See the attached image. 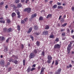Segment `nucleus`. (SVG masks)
I'll return each instance as SVG.
<instances>
[{
	"mask_svg": "<svg viewBox=\"0 0 74 74\" xmlns=\"http://www.w3.org/2000/svg\"><path fill=\"white\" fill-rule=\"evenodd\" d=\"M36 35H40V34L39 33H36Z\"/></svg>",
	"mask_w": 74,
	"mask_h": 74,
	"instance_id": "nucleus-59",
	"label": "nucleus"
},
{
	"mask_svg": "<svg viewBox=\"0 0 74 74\" xmlns=\"http://www.w3.org/2000/svg\"><path fill=\"white\" fill-rule=\"evenodd\" d=\"M12 57L14 58V59H18V58L17 56H15L14 55H13Z\"/></svg>",
	"mask_w": 74,
	"mask_h": 74,
	"instance_id": "nucleus-18",
	"label": "nucleus"
},
{
	"mask_svg": "<svg viewBox=\"0 0 74 74\" xmlns=\"http://www.w3.org/2000/svg\"><path fill=\"white\" fill-rule=\"evenodd\" d=\"M49 26L47 25L46 26V27L45 28V30H48V29H49Z\"/></svg>",
	"mask_w": 74,
	"mask_h": 74,
	"instance_id": "nucleus-20",
	"label": "nucleus"
},
{
	"mask_svg": "<svg viewBox=\"0 0 74 74\" xmlns=\"http://www.w3.org/2000/svg\"><path fill=\"white\" fill-rule=\"evenodd\" d=\"M71 47V44H69L68 45V47L67 48V51H68V54H69L70 52V47Z\"/></svg>",
	"mask_w": 74,
	"mask_h": 74,
	"instance_id": "nucleus-4",
	"label": "nucleus"
},
{
	"mask_svg": "<svg viewBox=\"0 0 74 74\" xmlns=\"http://www.w3.org/2000/svg\"><path fill=\"white\" fill-rule=\"evenodd\" d=\"M71 37L73 38H74V35H72L71 36Z\"/></svg>",
	"mask_w": 74,
	"mask_h": 74,
	"instance_id": "nucleus-64",
	"label": "nucleus"
},
{
	"mask_svg": "<svg viewBox=\"0 0 74 74\" xmlns=\"http://www.w3.org/2000/svg\"><path fill=\"white\" fill-rule=\"evenodd\" d=\"M18 12H19V11H18V10H15V12H16V13H17Z\"/></svg>",
	"mask_w": 74,
	"mask_h": 74,
	"instance_id": "nucleus-61",
	"label": "nucleus"
},
{
	"mask_svg": "<svg viewBox=\"0 0 74 74\" xmlns=\"http://www.w3.org/2000/svg\"><path fill=\"white\" fill-rule=\"evenodd\" d=\"M7 32L8 33H10V32H12V28H10L8 29L7 30Z\"/></svg>",
	"mask_w": 74,
	"mask_h": 74,
	"instance_id": "nucleus-11",
	"label": "nucleus"
},
{
	"mask_svg": "<svg viewBox=\"0 0 74 74\" xmlns=\"http://www.w3.org/2000/svg\"><path fill=\"white\" fill-rule=\"evenodd\" d=\"M17 27L18 30V31H19L20 30V29H21V27H20V26L19 25H18Z\"/></svg>",
	"mask_w": 74,
	"mask_h": 74,
	"instance_id": "nucleus-34",
	"label": "nucleus"
},
{
	"mask_svg": "<svg viewBox=\"0 0 74 74\" xmlns=\"http://www.w3.org/2000/svg\"><path fill=\"white\" fill-rule=\"evenodd\" d=\"M47 59L48 60L47 61V62L48 63H51V62H52L51 60L52 59V57L51 55H48L47 56Z\"/></svg>",
	"mask_w": 74,
	"mask_h": 74,
	"instance_id": "nucleus-1",
	"label": "nucleus"
},
{
	"mask_svg": "<svg viewBox=\"0 0 74 74\" xmlns=\"http://www.w3.org/2000/svg\"><path fill=\"white\" fill-rule=\"evenodd\" d=\"M25 1V0H21V1L22 3H24Z\"/></svg>",
	"mask_w": 74,
	"mask_h": 74,
	"instance_id": "nucleus-60",
	"label": "nucleus"
},
{
	"mask_svg": "<svg viewBox=\"0 0 74 74\" xmlns=\"http://www.w3.org/2000/svg\"><path fill=\"white\" fill-rule=\"evenodd\" d=\"M11 6L12 7H13L14 9V8L15 9H16V8H17V7H16V6H15V5L12 4H11Z\"/></svg>",
	"mask_w": 74,
	"mask_h": 74,
	"instance_id": "nucleus-17",
	"label": "nucleus"
},
{
	"mask_svg": "<svg viewBox=\"0 0 74 74\" xmlns=\"http://www.w3.org/2000/svg\"><path fill=\"white\" fill-rule=\"evenodd\" d=\"M29 1V0H26L25 1V3H26V4H27V3Z\"/></svg>",
	"mask_w": 74,
	"mask_h": 74,
	"instance_id": "nucleus-46",
	"label": "nucleus"
},
{
	"mask_svg": "<svg viewBox=\"0 0 74 74\" xmlns=\"http://www.w3.org/2000/svg\"><path fill=\"white\" fill-rule=\"evenodd\" d=\"M19 0H15V3L18 4V3H19Z\"/></svg>",
	"mask_w": 74,
	"mask_h": 74,
	"instance_id": "nucleus-28",
	"label": "nucleus"
},
{
	"mask_svg": "<svg viewBox=\"0 0 74 74\" xmlns=\"http://www.w3.org/2000/svg\"><path fill=\"white\" fill-rule=\"evenodd\" d=\"M63 7H62V6H58V9H63Z\"/></svg>",
	"mask_w": 74,
	"mask_h": 74,
	"instance_id": "nucleus-22",
	"label": "nucleus"
},
{
	"mask_svg": "<svg viewBox=\"0 0 74 74\" xmlns=\"http://www.w3.org/2000/svg\"><path fill=\"white\" fill-rule=\"evenodd\" d=\"M31 69H30V66H29L27 70V73H30V71H31L30 70Z\"/></svg>",
	"mask_w": 74,
	"mask_h": 74,
	"instance_id": "nucleus-13",
	"label": "nucleus"
},
{
	"mask_svg": "<svg viewBox=\"0 0 74 74\" xmlns=\"http://www.w3.org/2000/svg\"><path fill=\"white\" fill-rule=\"evenodd\" d=\"M36 44L38 47V46H40V42H39L38 41L36 42Z\"/></svg>",
	"mask_w": 74,
	"mask_h": 74,
	"instance_id": "nucleus-24",
	"label": "nucleus"
},
{
	"mask_svg": "<svg viewBox=\"0 0 74 74\" xmlns=\"http://www.w3.org/2000/svg\"><path fill=\"white\" fill-rule=\"evenodd\" d=\"M4 63H5V62L3 60H1L0 62V64L1 65H4Z\"/></svg>",
	"mask_w": 74,
	"mask_h": 74,
	"instance_id": "nucleus-9",
	"label": "nucleus"
},
{
	"mask_svg": "<svg viewBox=\"0 0 74 74\" xmlns=\"http://www.w3.org/2000/svg\"><path fill=\"white\" fill-rule=\"evenodd\" d=\"M67 32L68 33H69V32H70V29H67Z\"/></svg>",
	"mask_w": 74,
	"mask_h": 74,
	"instance_id": "nucleus-56",
	"label": "nucleus"
},
{
	"mask_svg": "<svg viewBox=\"0 0 74 74\" xmlns=\"http://www.w3.org/2000/svg\"><path fill=\"white\" fill-rule=\"evenodd\" d=\"M59 38H56V40H55V41H56V42H58L59 41Z\"/></svg>",
	"mask_w": 74,
	"mask_h": 74,
	"instance_id": "nucleus-39",
	"label": "nucleus"
},
{
	"mask_svg": "<svg viewBox=\"0 0 74 74\" xmlns=\"http://www.w3.org/2000/svg\"><path fill=\"white\" fill-rule=\"evenodd\" d=\"M36 65L34 64L32 65V67H36Z\"/></svg>",
	"mask_w": 74,
	"mask_h": 74,
	"instance_id": "nucleus-47",
	"label": "nucleus"
},
{
	"mask_svg": "<svg viewBox=\"0 0 74 74\" xmlns=\"http://www.w3.org/2000/svg\"><path fill=\"white\" fill-rule=\"evenodd\" d=\"M35 56L36 55L35 54V53L33 52H32L30 53L29 56V58L30 59H32V58H34Z\"/></svg>",
	"mask_w": 74,
	"mask_h": 74,
	"instance_id": "nucleus-2",
	"label": "nucleus"
},
{
	"mask_svg": "<svg viewBox=\"0 0 74 74\" xmlns=\"http://www.w3.org/2000/svg\"><path fill=\"white\" fill-rule=\"evenodd\" d=\"M16 15V14H15V12H13L12 13L11 16L12 17H14V16H15Z\"/></svg>",
	"mask_w": 74,
	"mask_h": 74,
	"instance_id": "nucleus-19",
	"label": "nucleus"
},
{
	"mask_svg": "<svg viewBox=\"0 0 74 74\" xmlns=\"http://www.w3.org/2000/svg\"><path fill=\"white\" fill-rule=\"evenodd\" d=\"M52 16V15L51 14H49L47 17V18L48 19L49 17H51Z\"/></svg>",
	"mask_w": 74,
	"mask_h": 74,
	"instance_id": "nucleus-23",
	"label": "nucleus"
},
{
	"mask_svg": "<svg viewBox=\"0 0 74 74\" xmlns=\"http://www.w3.org/2000/svg\"><path fill=\"white\" fill-rule=\"evenodd\" d=\"M39 20L40 21H42L43 20V17L42 16H40L39 18Z\"/></svg>",
	"mask_w": 74,
	"mask_h": 74,
	"instance_id": "nucleus-30",
	"label": "nucleus"
},
{
	"mask_svg": "<svg viewBox=\"0 0 74 74\" xmlns=\"http://www.w3.org/2000/svg\"><path fill=\"white\" fill-rule=\"evenodd\" d=\"M17 17L18 18H21V15H18Z\"/></svg>",
	"mask_w": 74,
	"mask_h": 74,
	"instance_id": "nucleus-58",
	"label": "nucleus"
},
{
	"mask_svg": "<svg viewBox=\"0 0 74 74\" xmlns=\"http://www.w3.org/2000/svg\"><path fill=\"white\" fill-rule=\"evenodd\" d=\"M25 23V21L23 20H22L21 21V23H22V24H24Z\"/></svg>",
	"mask_w": 74,
	"mask_h": 74,
	"instance_id": "nucleus-37",
	"label": "nucleus"
},
{
	"mask_svg": "<svg viewBox=\"0 0 74 74\" xmlns=\"http://www.w3.org/2000/svg\"><path fill=\"white\" fill-rule=\"evenodd\" d=\"M48 31L47 30H45L43 32V35H44L45 36H46V35H47L48 34Z\"/></svg>",
	"mask_w": 74,
	"mask_h": 74,
	"instance_id": "nucleus-7",
	"label": "nucleus"
},
{
	"mask_svg": "<svg viewBox=\"0 0 74 74\" xmlns=\"http://www.w3.org/2000/svg\"><path fill=\"white\" fill-rule=\"evenodd\" d=\"M34 52L35 53H37V49H35L34 51Z\"/></svg>",
	"mask_w": 74,
	"mask_h": 74,
	"instance_id": "nucleus-38",
	"label": "nucleus"
},
{
	"mask_svg": "<svg viewBox=\"0 0 74 74\" xmlns=\"http://www.w3.org/2000/svg\"><path fill=\"white\" fill-rule=\"evenodd\" d=\"M0 22L1 23H5V21L3 20H0Z\"/></svg>",
	"mask_w": 74,
	"mask_h": 74,
	"instance_id": "nucleus-31",
	"label": "nucleus"
},
{
	"mask_svg": "<svg viewBox=\"0 0 74 74\" xmlns=\"http://www.w3.org/2000/svg\"><path fill=\"white\" fill-rule=\"evenodd\" d=\"M41 55H42V56H45V53H44V51H42L41 53Z\"/></svg>",
	"mask_w": 74,
	"mask_h": 74,
	"instance_id": "nucleus-33",
	"label": "nucleus"
},
{
	"mask_svg": "<svg viewBox=\"0 0 74 74\" xmlns=\"http://www.w3.org/2000/svg\"><path fill=\"white\" fill-rule=\"evenodd\" d=\"M36 69V68L33 67L31 69H30L31 71H34V70H35Z\"/></svg>",
	"mask_w": 74,
	"mask_h": 74,
	"instance_id": "nucleus-27",
	"label": "nucleus"
},
{
	"mask_svg": "<svg viewBox=\"0 0 74 74\" xmlns=\"http://www.w3.org/2000/svg\"><path fill=\"white\" fill-rule=\"evenodd\" d=\"M62 71V69L60 68L58 69V70L56 72V74H60V73H61V71Z\"/></svg>",
	"mask_w": 74,
	"mask_h": 74,
	"instance_id": "nucleus-6",
	"label": "nucleus"
},
{
	"mask_svg": "<svg viewBox=\"0 0 74 74\" xmlns=\"http://www.w3.org/2000/svg\"><path fill=\"white\" fill-rule=\"evenodd\" d=\"M5 38L4 36H2L1 37V41H3V40H5Z\"/></svg>",
	"mask_w": 74,
	"mask_h": 74,
	"instance_id": "nucleus-26",
	"label": "nucleus"
},
{
	"mask_svg": "<svg viewBox=\"0 0 74 74\" xmlns=\"http://www.w3.org/2000/svg\"><path fill=\"white\" fill-rule=\"evenodd\" d=\"M60 48V45L59 44L55 45L54 46V48L55 49H59Z\"/></svg>",
	"mask_w": 74,
	"mask_h": 74,
	"instance_id": "nucleus-5",
	"label": "nucleus"
},
{
	"mask_svg": "<svg viewBox=\"0 0 74 74\" xmlns=\"http://www.w3.org/2000/svg\"><path fill=\"white\" fill-rule=\"evenodd\" d=\"M10 63L8 62L7 64V66H8V65H10Z\"/></svg>",
	"mask_w": 74,
	"mask_h": 74,
	"instance_id": "nucleus-62",
	"label": "nucleus"
},
{
	"mask_svg": "<svg viewBox=\"0 0 74 74\" xmlns=\"http://www.w3.org/2000/svg\"><path fill=\"white\" fill-rule=\"evenodd\" d=\"M65 35H66V34H65V33L63 32L62 33L61 36H62V37H64V36H65Z\"/></svg>",
	"mask_w": 74,
	"mask_h": 74,
	"instance_id": "nucleus-32",
	"label": "nucleus"
},
{
	"mask_svg": "<svg viewBox=\"0 0 74 74\" xmlns=\"http://www.w3.org/2000/svg\"><path fill=\"white\" fill-rule=\"evenodd\" d=\"M12 63H15V64H17L18 63V61L15 59L14 60H12Z\"/></svg>",
	"mask_w": 74,
	"mask_h": 74,
	"instance_id": "nucleus-8",
	"label": "nucleus"
},
{
	"mask_svg": "<svg viewBox=\"0 0 74 74\" xmlns=\"http://www.w3.org/2000/svg\"><path fill=\"white\" fill-rule=\"evenodd\" d=\"M21 48L22 49H23V47H24L23 45L21 44Z\"/></svg>",
	"mask_w": 74,
	"mask_h": 74,
	"instance_id": "nucleus-54",
	"label": "nucleus"
},
{
	"mask_svg": "<svg viewBox=\"0 0 74 74\" xmlns=\"http://www.w3.org/2000/svg\"><path fill=\"white\" fill-rule=\"evenodd\" d=\"M41 72L40 73V74H42V72H43L44 71V70H42V69H41Z\"/></svg>",
	"mask_w": 74,
	"mask_h": 74,
	"instance_id": "nucleus-51",
	"label": "nucleus"
},
{
	"mask_svg": "<svg viewBox=\"0 0 74 74\" xmlns=\"http://www.w3.org/2000/svg\"><path fill=\"white\" fill-rule=\"evenodd\" d=\"M34 29L35 30H37L38 29V26H37V25H34Z\"/></svg>",
	"mask_w": 74,
	"mask_h": 74,
	"instance_id": "nucleus-21",
	"label": "nucleus"
},
{
	"mask_svg": "<svg viewBox=\"0 0 74 74\" xmlns=\"http://www.w3.org/2000/svg\"><path fill=\"white\" fill-rule=\"evenodd\" d=\"M71 9L72 11H74V7L73 6L71 8Z\"/></svg>",
	"mask_w": 74,
	"mask_h": 74,
	"instance_id": "nucleus-49",
	"label": "nucleus"
},
{
	"mask_svg": "<svg viewBox=\"0 0 74 74\" xmlns=\"http://www.w3.org/2000/svg\"><path fill=\"white\" fill-rule=\"evenodd\" d=\"M24 21H25L26 22L27 21V18H25L24 19Z\"/></svg>",
	"mask_w": 74,
	"mask_h": 74,
	"instance_id": "nucleus-53",
	"label": "nucleus"
},
{
	"mask_svg": "<svg viewBox=\"0 0 74 74\" xmlns=\"http://www.w3.org/2000/svg\"><path fill=\"white\" fill-rule=\"evenodd\" d=\"M45 68H44V67H42L41 70H45Z\"/></svg>",
	"mask_w": 74,
	"mask_h": 74,
	"instance_id": "nucleus-55",
	"label": "nucleus"
},
{
	"mask_svg": "<svg viewBox=\"0 0 74 74\" xmlns=\"http://www.w3.org/2000/svg\"><path fill=\"white\" fill-rule=\"evenodd\" d=\"M41 69V66L39 65L38 67V70H40Z\"/></svg>",
	"mask_w": 74,
	"mask_h": 74,
	"instance_id": "nucleus-45",
	"label": "nucleus"
},
{
	"mask_svg": "<svg viewBox=\"0 0 74 74\" xmlns=\"http://www.w3.org/2000/svg\"><path fill=\"white\" fill-rule=\"evenodd\" d=\"M9 38H8V39H7L6 40V42L7 43L8 42V41H9Z\"/></svg>",
	"mask_w": 74,
	"mask_h": 74,
	"instance_id": "nucleus-50",
	"label": "nucleus"
},
{
	"mask_svg": "<svg viewBox=\"0 0 74 74\" xmlns=\"http://www.w3.org/2000/svg\"><path fill=\"white\" fill-rule=\"evenodd\" d=\"M22 4H21L20 3H19L17 5V6L16 7H17V8H20V7H22Z\"/></svg>",
	"mask_w": 74,
	"mask_h": 74,
	"instance_id": "nucleus-10",
	"label": "nucleus"
},
{
	"mask_svg": "<svg viewBox=\"0 0 74 74\" xmlns=\"http://www.w3.org/2000/svg\"><path fill=\"white\" fill-rule=\"evenodd\" d=\"M55 64L56 65H58V62L57 60H56Z\"/></svg>",
	"mask_w": 74,
	"mask_h": 74,
	"instance_id": "nucleus-44",
	"label": "nucleus"
},
{
	"mask_svg": "<svg viewBox=\"0 0 74 74\" xmlns=\"http://www.w3.org/2000/svg\"><path fill=\"white\" fill-rule=\"evenodd\" d=\"M57 7H58V5H55L53 6V8H56Z\"/></svg>",
	"mask_w": 74,
	"mask_h": 74,
	"instance_id": "nucleus-25",
	"label": "nucleus"
},
{
	"mask_svg": "<svg viewBox=\"0 0 74 74\" xmlns=\"http://www.w3.org/2000/svg\"><path fill=\"white\" fill-rule=\"evenodd\" d=\"M4 4V3L3 2H1L0 3V5H3Z\"/></svg>",
	"mask_w": 74,
	"mask_h": 74,
	"instance_id": "nucleus-57",
	"label": "nucleus"
},
{
	"mask_svg": "<svg viewBox=\"0 0 74 74\" xmlns=\"http://www.w3.org/2000/svg\"><path fill=\"white\" fill-rule=\"evenodd\" d=\"M11 69H12V68H9L8 69V71H11Z\"/></svg>",
	"mask_w": 74,
	"mask_h": 74,
	"instance_id": "nucleus-48",
	"label": "nucleus"
},
{
	"mask_svg": "<svg viewBox=\"0 0 74 74\" xmlns=\"http://www.w3.org/2000/svg\"><path fill=\"white\" fill-rule=\"evenodd\" d=\"M30 38H31L32 40V41H33L34 40V38L33 37V36L32 35H30Z\"/></svg>",
	"mask_w": 74,
	"mask_h": 74,
	"instance_id": "nucleus-36",
	"label": "nucleus"
},
{
	"mask_svg": "<svg viewBox=\"0 0 74 74\" xmlns=\"http://www.w3.org/2000/svg\"><path fill=\"white\" fill-rule=\"evenodd\" d=\"M65 29H61V32H64V31H65Z\"/></svg>",
	"mask_w": 74,
	"mask_h": 74,
	"instance_id": "nucleus-43",
	"label": "nucleus"
},
{
	"mask_svg": "<svg viewBox=\"0 0 74 74\" xmlns=\"http://www.w3.org/2000/svg\"><path fill=\"white\" fill-rule=\"evenodd\" d=\"M7 22L8 23H10L11 22V21L10 19H8L7 21Z\"/></svg>",
	"mask_w": 74,
	"mask_h": 74,
	"instance_id": "nucleus-40",
	"label": "nucleus"
},
{
	"mask_svg": "<svg viewBox=\"0 0 74 74\" xmlns=\"http://www.w3.org/2000/svg\"><path fill=\"white\" fill-rule=\"evenodd\" d=\"M36 16L37 14H33L32 15V18H34V17H36Z\"/></svg>",
	"mask_w": 74,
	"mask_h": 74,
	"instance_id": "nucleus-15",
	"label": "nucleus"
},
{
	"mask_svg": "<svg viewBox=\"0 0 74 74\" xmlns=\"http://www.w3.org/2000/svg\"><path fill=\"white\" fill-rule=\"evenodd\" d=\"M32 27L30 28H29V30L27 32V33L28 34L30 33V32H32Z\"/></svg>",
	"mask_w": 74,
	"mask_h": 74,
	"instance_id": "nucleus-14",
	"label": "nucleus"
},
{
	"mask_svg": "<svg viewBox=\"0 0 74 74\" xmlns=\"http://www.w3.org/2000/svg\"><path fill=\"white\" fill-rule=\"evenodd\" d=\"M71 63H72V64H74V61L71 60Z\"/></svg>",
	"mask_w": 74,
	"mask_h": 74,
	"instance_id": "nucleus-63",
	"label": "nucleus"
},
{
	"mask_svg": "<svg viewBox=\"0 0 74 74\" xmlns=\"http://www.w3.org/2000/svg\"><path fill=\"white\" fill-rule=\"evenodd\" d=\"M62 3L60 2H58L57 3V5H62Z\"/></svg>",
	"mask_w": 74,
	"mask_h": 74,
	"instance_id": "nucleus-41",
	"label": "nucleus"
},
{
	"mask_svg": "<svg viewBox=\"0 0 74 74\" xmlns=\"http://www.w3.org/2000/svg\"><path fill=\"white\" fill-rule=\"evenodd\" d=\"M24 11L27 12L28 13H29L31 11V8H26L24 9Z\"/></svg>",
	"mask_w": 74,
	"mask_h": 74,
	"instance_id": "nucleus-3",
	"label": "nucleus"
},
{
	"mask_svg": "<svg viewBox=\"0 0 74 74\" xmlns=\"http://www.w3.org/2000/svg\"><path fill=\"white\" fill-rule=\"evenodd\" d=\"M67 24V23H64L63 25H62V26H63V27H65V26H66Z\"/></svg>",
	"mask_w": 74,
	"mask_h": 74,
	"instance_id": "nucleus-29",
	"label": "nucleus"
},
{
	"mask_svg": "<svg viewBox=\"0 0 74 74\" xmlns=\"http://www.w3.org/2000/svg\"><path fill=\"white\" fill-rule=\"evenodd\" d=\"M3 51H4L5 52H7L8 51V48H7V47H5Z\"/></svg>",
	"mask_w": 74,
	"mask_h": 74,
	"instance_id": "nucleus-12",
	"label": "nucleus"
},
{
	"mask_svg": "<svg viewBox=\"0 0 74 74\" xmlns=\"http://www.w3.org/2000/svg\"><path fill=\"white\" fill-rule=\"evenodd\" d=\"M17 15H20V12H17V13H16Z\"/></svg>",
	"mask_w": 74,
	"mask_h": 74,
	"instance_id": "nucleus-52",
	"label": "nucleus"
},
{
	"mask_svg": "<svg viewBox=\"0 0 74 74\" xmlns=\"http://www.w3.org/2000/svg\"><path fill=\"white\" fill-rule=\"evenodd\" d=\"M54 37V36H53V35H51L50 36V37L51 38H53Z\"/></svg>",
	"mask_w": 74,
	"mask_h": 74,
	"instance_id": "nucleus-42",
	"label": "nucleus"
},
{
	"mask_svg": "<svg viewBox=\"0 0 74 74\" xmlns=\"http://www.w3.org/2000/svg\"><path fill=\"white\" fill-rule=\"evenodd\" d=\"M7 31V28H4L3 30V32L4 33H5Z\"/></svg>",
	"mask_w": 74,
	"mask_h": 74,
	"instance_id": "nucleus-16",
	"label": "nucleus"
},
{
	"mask_svg": "<svg viewBox=\"0 0 74 74\" xmlns=\"http://www.w3.org/2000/svg\"><path fill=\"white\" fill-rule=\"evenodd\" d=\"M26 62V60H23V66L25 65V62Z\"/></svg>",
	"mask_w": 74,
	"mask_h": 74,
	"instance_id": "nucleus-35",
	"label": "nucleus"
}]
</instances>
